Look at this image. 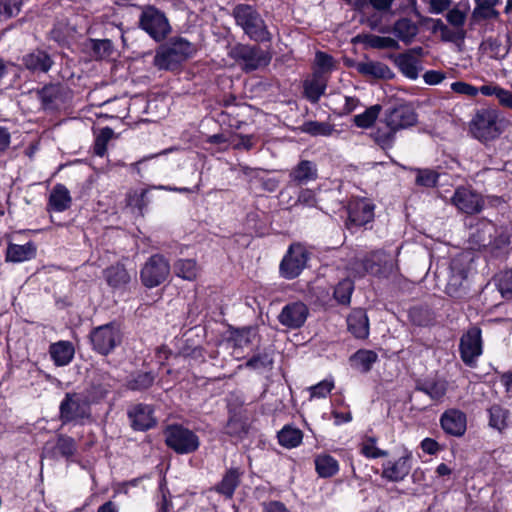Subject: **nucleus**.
<instances>
[{
    "label": "nucleus",
    "mask_w": 512,
    "mask_h": 512,
    "mask_svg": "<svg viewBox=\"0 0 512 512\" xmlns=\"http://www.w3.org/2000/svg\"><path fill=\"white\" fill-rule=\"evenodd\" d=\"M315 471L320 478H331L339 472V463L332 455L321 453L314 459Z\"/></svg>",
    "instance_id": "obj_33"
},
{
    "label": "nucleus",
    "mask_w": 512,
    "mask_h": 512,
    "mask_svg": "<svg viewBox=\"0 0 512 512\" xmlns=\"http://www.w3.org/2000/svg\"><path fill=\"white\" fill-rule=\"evenodd\" d=\"M50 357L57 367L68 365L74 358L75 349L70 341H58L49 346Z\"/></svg>",
    "instance_id": "obj_28"
},
{
    "label": "nucleus",
    "mask_w": 512,
    "mask_h": 512,
    "mask_svg": "<svg viewBox=\"0 0 512 512\" xmlns=\"http://www.w3.org/2000/svg\"><path fill=\"white\" fill-rule=\"evenodd\" d=\"M446 19L453 27L459 30H465L464 24L466 21V14L458 8L449 10L446 14Z\"/></svg>",
    "instance_id": "obj_63"
},
{
    "label": "nucleus",
    "mask_w": 512,
    "mask_h": 512,
    "mask_svg": "<svg viewBox=\"0 0 512 512\" xmlns=\"http://www.w3.org/2000/svg\"><path fill=\"white\" fill-rule=\"evenodd\" d=\"M58 419L62 426H83L92 420L91 404L82 393L66 392L59 404Z\"/></svg>",
    "instance_id": "obj_3"
},
{
    "label": "nucleus",
    "mask_w": 512,
    "mask_h": 512,
    "mask_svg": "<svg viewBox=\"0 0 512 512\" xmlns=\"http://www.w3.org/2000/svg\"><path fill=\"white\" fill-rule=\"evenodd\" d=\"M451 201L460 212L466 215L479 214L485 206L483 196L465 186H459L455 189Z\"/></svg>",
    "instance_id": "obj_15"
},
{
    "label": "nucleus",
    "mask_w": 512,
    "mask_h": 512,
    "mask_svg": "<svg viewBox=\"0 0 512 512\" xmlns=\"http://www.w3.org/2000/svg\"><path fill=\"white\" fill-rule=\"evenodd\" d=\"M395 35L405 42H410L418 33L417 25L408 18H401L394 24Z\"/></svg>",
    "instance_id": "obj_45"
},
{
    "label": "nucleus",
    "mask_w": 512,
    "mask_h": 512,
    "mask_svg": "<svg viewBox=\"0 0 512 512\" xmlns=\"http://www.w3.org/2000/svg\"><path fill=\"white\" fill-rule=\"evenodd\" d=\"M170 273L168 260L161 254H154L148 258L140 271L142 284L147 288H154L166 281Z\"/></svg>",
    "instance_id": "obj_11"
},
{
    "label": "nucleus",
    "mask_w": 512,
    "mask_h": 512,
    "mask_svg": "<svg viewBox=\"0 0 512 512\" xmlns=\"http://www.w3.org/2000/svg\"><path fill=\"white\" fill-rule=\"evenodd\" d=\"M177 277L192 281L197 277V262L194 259H178L173 264Z\"/></svg>",
    "instance_id": "obj_42"
},
{
    "label": "nucleus",
    "mask_w": 512,
    "mask_h": 512,
    "mask_svg": "<svg viewBox=\"0 0 512 512\" xmlns=\"http://www.w3.org/2000/svg\"><path fill=\"white\" fill-rule=\"evenodd\" d=\"M50 56L44 51H34L23 57V65L31 70L38 72H47L52 66Z\"/></svg>",
    "instance_id": "obj_35"
},
{
    "label": "nucleus",
    "mask_w": 512,
    "mask_h": 512,
    "mask_svg": "<svg viewBox=\"0 0 512 512\" xmlns=\"http://www.w3.org/2000/svg\"><path fill=\"white\" fill-rule=\"evenodd\" d=\"M308 316V306L302 301H294L283 306L277 319L282 326L296 330L304 326Z\"/></svg>",
    "instance_id": "obj_18"
},
{
    "label": "nucleus",
    "mask_w": 512,
    "mask_h": 512,
    "mask_svg": "<svg viewBox=\"0 0 512 512\" xmlns=\"http://www.w3.org/2000/svg\"><path fill=\"white\" fill-rule=\"evenodd\" d=\"M488 425L489 427L503 432L508 427V420L510 417V411L500 404L491 405L488 410Z\"/></svg>",
    "instance_id": "obj_36"
},
{
    "label": "nucleus",
    "mask_w": 512,
    "mask_h": 512,
    "mask_svg": "<svg viewBox=\"0 0 512 512\" xmlns=\"http://www.w3.org/2000/svg\"><path fill=\"white\" fill-rule=\"evenodd\" d=\"M357 70L363 75H369L380 79L390 78L392 76V72L389 67L381 62H361L358 63Z\"/></svg>",
    "instance_id": "obj_40"
},
{
    "label": "nucleus",
    "mask_w": 512,
    "mask_h": 512,
    "mask_svg": "<svg viewBox=\"0 0 512 512\" xmlns=\"http://www.w3.org/2000/svg\"><path fill=\"white\" fill-rule=\"evenodd\" d=\"M498 123V115L492 109H480L471 120L473 128H492Z\"/></svg>",
    "instance_id": "obj_47"
},
{
    "label": "nucleus",
    "mask_w": 512,
    "mask_h": 512,
    "mask_svg": "<svg viewBox=\"0 0 512 512\" xmlns=\"http://www.w3.org/2000/svg\"><path fill=\"white\" fill-rule=\"evenodd\" d=\"M500 0H475V8L472 12L474 21L479 22L488 19H497L499 12L495 6L499 4Z\"/></svg>",
    "instance_id": "obj_38"
},
{
    "label": "nucleus",
    "mask_w": 512,
    "mask_h": 512,
    "mask_svg": "<svg viewBox=\"0 0 512 512\" xmlns=\"http://www.w3.org/2000/svg\"><path fill=\"white\" fill-rule=\"evenodd\" d=\"M254 146L252 135H238L234 133L232 138V149L250 151Z\"/></svg>",
    "instance_id": "obj_64"
},
{
    "label": "nucleus",
    "mask_w": 512,
    "mask_h": 512,
    "mask_svg": "<svg viewBox=\"0 0 512 512\" xmlns=\"http://www.w3.org/2000/svg\"><path fill=\"white\" fill-rule=\"evenodd\" d=\"M348 331L357 339H367L369 336V318L362 308L351 311L347 317Z\"/></svg>",
    "instance_id": "obj_22"
},
{
    "label": "nucleus",
    "mask_w": 512,
    "mask_h": 512,
    "mask_svg": "<svg viewBox=\"0 0 512 512\" xmlns=\"http://www.w3.org/2000/svg\"><path fill=\"white\" fill-rule=\"evenodd\" d=\"M412 463V451L403 447L398 459L388 460L382 464L381 476L390 482H401L409 475Z\"/></svg>",
    "instance_id": "obj_17"
},
{
    "label": "nucleus",
    "mask_w": 512,
    "mask_h": 512,
    "mask_svg": "<svg viewBox=\"0 0 512 512\" xmlns=\"http://www.w3.org/2000/svg\"><path fill=\"white\" fill-rule=\"evenodd\" d=\"M440 426L448 436L462 437L467 430V415L458 408L446 409L440 416Z\"/></svg>",
    "instance_id": "obj_19"
},
{
    "label": "nucleus",
    "mask_w": 512,
    "mask_h": 512,
    "mask_svg": "<svg viewBox=\"0 0 512 512\" xmlns=\"http://www.w3.org/2000/svg\"><path fill=\"white\" fill-rule=\"evenodd\" d=\"M362 268L371 276L379 279H388L398 266L385 251L375 250L368 253L362 259Z\"/></svg>",
    "instance_id": "obj_13"
},
{
    "label": "nucleus",
    "mask_w": 512,
    "mask_h": 512,
    "mask_svg": "<svg viewBox=\"0 0 512 512\" xmlns=\"http://www.w3.org/2000/svg\"><path fill=\"white\" fill-rule=\"evenodd\" d=\"M55 448L61 457L66 460H70L77 451L75 439L71 436L62 434L57 437Z\"/></svg>",
    "instance_id": "obj_52"
},
{
    "label": "nucleus",
    "mask_w": 512,
    "mask_h": 512,
    "mask_svg": "<svg viewBox=\"0 0 512 512\" xmlns=\"http://www.w3.org/2000/svg\"><path fill=\"white\" fill-rule=\"evenodd\" d=\"M309 260V252L301 244H291L283 256L280 265V276L287 280L297 278L305 269Z\"/></svg>",
    "instance_id": "obj_9"
},
{
    "label": "nucleus",
    "mask_w": 512,
    "mask_h": 512,
    "mask_svg": "<svg viewBox=\"0 0 512 512\" xmlns=\"http://www.w3.org/2000/svg\"><path fill=\"white\" fill-rule=\"evenodd\" d=\"M40 95L46 108L58 109L70 98V91L65 86L53 84L45 86Z\"/></svg>",
    "instance_id": "obj_23"
},
{
    "label": "nucleus",
    "mask_w": 512,
    "mask_h": 512,
    "mask_svg": "<svg viewBox=\"0 0 512 512\" xmlns=\"http://www.w3.org/2000/svg\"><path fill=\"white\" fill-rule=\"evenodd\" d=\"M196 51V46L185 38L173 37L157 48L153 65L159 70L175 71Z\"/></svg>",
    "instance_id": "obj_2"
},
{
    "label": "nucleus",
    "mask_w": 512,
    "mask_h": 512,
    "mask_svg": "<svg viewBox=\"0 0 512 512\" xmlns=\"http://www.w3.org/2000/svg\"><path fill=\"white\" fill-rule=\"evenodd\" d=\"M244 471L239 467L228 468L222 476V479L210 488L211 491L224 496L226 499H232L236 489L241 483Z\"/></svg>",
    "instance_id": "obj_21"
},
{
    "label": "nucleus",
    "mask_w": 512,
    "mask_h": 512,
    "mask_svg": "<svg viewBox=\"0 0 512 512\" xmlns=\"http://www.w3.org/2000/svg\"><path fill=\"white\" fill-rule=\"evenodd\" d=\"M415 391L422 392L432 401L440 402L448 391V381L437 376L417 379Z\"/></svg>",
    "instance_id": "obj_20"
},
{
    "label": "nucleus",
    "mask_w": 512,
    "mask_h": 512,
    "mask_svg": "<svg viewBox=\"0 0 512 512\" xmlns=\"http://www.w3.org/2000/svg\"><path fill=\"white\" fill-rule=\"evenodd\" d=\"M37 247L33 241L23 245L8 243L5 253V261L10 263H22L36 257Z\"/></svg>",
    "instance_id": "obj_24"
},
{
    "label": "nucleus",
    "mask_w": 512,
    "mask_h": 512,
    "mask_svg": "<svg viewBox=\"0 0 512 512\" xmlns=\"http://www.w3.org/2000/svg\"><path fill=\"white\" fill-rule=\"evenodd\" d=\"M397 131L398 130H372L370 137L381 149L388 150L394 146Z\"/></svg>",
    "instance_id": "obj_53"
},
{
    "label": "nucleus",
    "mask_w": 512,
    "mask_h": 512,
    "mask_svg": "<svg viewBox=\"0 0 512 512\" xmlns=\"http://www.w3.org/2000/svg\"><path fill=\"white\" fill-rule=\"evenodd\" d=\"M461 360L468 367H475L477 358L483 353L482 330L474 325L469 327L461 336L459 342Z\"/></svg>",
    "instance_id": "obj_10"
},
{
    "label": "nucleus",
    "mask_w": 512,
    "mask_h": 512,
    "mask_svg": "<svg viewBox=\"0 0 512 512\" xmlns=\"http://www.w3.org/2000/svg\"><path fill=\"white\" fill-rule=\"evenodd\" d=\"M127 418L131 429L136 432L149 431L158 424L154 406L146 403L131 405L127 409Z\"/></svg>",
    "instance_id": "obj_14"
},
{
    "label": "nucleus",
    "mask_w": 512,
    "mask_h": 512,
    "mask_svg": "<svg viewBox=\"0 0 512 512\" xmlns=\"http://www.w3.org/2000/svg\"><path fill=\"white\" fill-rule=\"evenodd\" d=\"M376 444V437L365 436L362 443L360 444V454L367 459H377L388 456V451L378 448Z\"/></svg>",
    "instance_id": "obj_49"
},
{
    "label": "nucleus",
    "mask_w": 512,
    "mask_h": 512,
    "mask_svg": "<svg viewBox=\"0 0 512 512\" xmlns=\"http://www.w3.org/2000/svg\"><path fill=\"white\" fill-rule=\"evenodd\" d=\"M157 378L154 371L138 370L130 374L126 381V388L133 392H144L150 389Z\"/></svg>",
    "instance_id": "obj_32"
},
{
    "label": "nucleus",
    "mask_w": 512,
    "mask_h": 512,
    "mask_svg": "<svg viewBox=\"0 0 512 512\" xmlns=\"http://www.w3.org/2000/svg\"><path fill=\"white\" fill-rule=\"evenodd\" d=\"M344 207L347 213L345 226L350 232L367 229L374 222L376 205L372 199L351 196Z\"/></svg>",
    "instance_id": "obj_5"
},
{
    "label": "nucleus",
    "mask_w": 512,
    "mask_h": 512,
    "mask_svg": "<svg viewBox=\"0 0 512 512\" xmlns=\"http://www.w3.org/2000/svg\"><path fill=\"white\" fill-rule=\"evenodd\" d=\"M503 130H468L470 136L479 140L485 146L499 138Z\"/></svg>",
    "instance_id": "obj_60"
},
{
    "label": "nucleus",
    "mask_w": 512,
    "mask_h": 512,
    "mask_svg": "<svg viewBox=\"0 0 512 512\" xmlns=\"http://www.w3.org/2000/svg\"><path fill=\"white\" fill-rule=\"evenodd\" d=\"M441 39L446 42L458 43L462 42L466 37L465 30H459L452 26V28L446 26L440 32Z\"/></svg>",
    "instance_id": "obj_62"
},
{
    "label": "nucleus",
    "mask_w": 512,
    "mask_h": 512,
    "mask_svg": "<svg viewBox=\"0 0 512 512\" xmlns=\"http://www.w3.org/2000/svg\"><path fill=\"white\" fill-rule=\"evenodd\" d=\"M471 244L492 259H506L511 250L508 227L498 226L488 219L479 221L470 236Z\"/></svg>",
    "instance_id": "obj_1"
},
{
    "label": "nucleus",
    "mask_w": 512,
    "mask_h": 512,
    "mask_svg": "<svg viewBox=\"0 0 512 512\" xmlns=\"http://www.w3.org/2000/svg\"><path fill=\"white\" fill-rule=\"evenodd\" d=\"M354 291V282L345 278L337 283L333 290V298L335 301L344 306H348L351 303V296Z\"/></svg>",
    "instance_id": "obj_43"
},
{
    "label": "nucleus",
    "mask_w": 512,
    "mask_h": 512,
    "mask_svg": "<svg viewBox=\"0 0 512 512\" xmlns=\"http://www.w3.org/2000/svg\"><path fill=\"white\" fill-rule=\"evenodd\" d=\"M72 198L64 184H56L48 199L47 209L55 212H64L71 207Z\"/></svg>",
    "instance_id": "obj_27"
},
{
    "label": "nucleus",
    "mask_w": 512,
    "mask_h": 512,
    "mask_svg": "<svg viewBox=\"0 0 512 512\" xmlns=\"http://www.w3.org/2000/svg\"><path fill=\"white\" fill-rule=\"evenodd\" d=\"M140 26L156 41L165 39L171 31L165 14L153 6H148L142 11Z\"/></svg>",
    "instance_id": "obj_12"
},
{
    "label": "nucleus",
    "mask_w": 512,
    "mask_h": 512,
    "mask_svg": "<svg viewBox=\"0 0 512 512\" xmlns=\"http://www.w3.org/2000/svg\"><path fill=\"white\" fill-rule=\"evenodd\" d=\"M114 137V130H101L95 138L93 145V153L96 156L104 157L107 153V146L109 141Z\"/></svg>",
    "instance_id": "obj_57"
},
{
    "label": "nucleus",
    "mask_w": 512,
    "mask_h": 512,
    "mask_svg": "<svg viewBox=\"0 0 512 512\" xmlns=\"http://www.w3.org/2000/svg\"><path fill=\"white\" fill-rule=\"evenodd\" d=\"M334 388V381L324 379L309 388L312 398H325Z\"/></svg>",
    "instance_id": "obj_59"
},
{
    "label": "nucleus",
    "mask_w": 512,
    "mask_h": 512,
    "mask_svg": "<svg viewBox=\"0 0 512 512\" xmlns=\"http://www.w3.org/2000/svg\"><path fill=\"white\" fill-rule=\"evenodd\" d=\"M465 279L466 275L463 271L457 275H452L445 287V293L455 300L464 299L466 296V289L463 286V280Z\"/></svg>",
    "instance_id": "obj_44"
},
{
    "label": "nucleus",
    "mask_w": 512,
    "mask_h": 512,
    "mask_svg": "<svg viewBox=\"0 0 512 512\" xmlns=\"http://www.w3.org/2000/svg\"><path fill=\"white\" fill-rule=\"evenodd\" d=\"M104 278L108 286L116 290H125L131 281V276L125 266L121 263L111 265L104 271Z\"/></svg>",
    "instance_id": "obj_25"
},
{
    "label": "nucleus",
    "mask_w": 512,
    "mask_h": 512,
    "mask_svg": "<svg viewBox=\"0 0 512 512\" xmlns=\"http://www.w3.org/2000/svg\"><path fill=\"white\" fill-rule=\"evenodd\" d=\"M278 443L287 449L296 448L303 441V432L290 424L284 425L277 433Z\"/></svg>",
    "instance_id": "obj_34"
},
{
    "label": "nucleus",
    "mask_w": 512,
    "mask_h": 512,
    "mask_svg": "<svg viewBox=\"0 0 512 512\" xmlns=\"http://www.w3.org/2000/svg\"><path fill=\"white\" fill-rule=\"evenodd\" d=\"M256 337H259L256 328L251 326L232 328L230 331V340L234 348H244L250 346Z\"/></svg>",
    "instance_id": "obj_37"
},
{
    "label": "nucleus",
    "mask_w": 512,
    "mask_h": 512,
    "mask_svg": "<svg viewBox=\"0 0 512 512\" xmlns=\"http://www.w3.org/2000/svg\"><path fill=\"white\" fill-rule=\"evenodd\" d=\"M232 138H234L232 130H223L221 133L208 136L206 141L210 144L217 145L220 150L225 151L232 148Z\"/></svg>",
    "instance_id": "obj_58"
},
{
    "label": "nucleus",
    "mask_w": 512,
    "mask_h": 512,
    "mask_svg": "<svg viewBox=\"0 0 512 512\" xmlns=\"http://www.w3.org/2000/svg\"><path fill=\"white\" fill-rule=\"evenodd\" d=\"M126 205L139 215L143 216L148 205L147 190H134L126 195Z\"/></svg>",
    "instance_id": "obj_48"
},
{
    "label": "nucleus",
    "mask_w": 512,
    "mask_h": 512,
    "mask_svg": "<svg viewBox=\"0 0 512 512\" xmlns=\"http://www.w3.org/2000/svg\"><path fill=\"white\" fill-rule=\"evenodd\" d=\"M166 446L179 455L196 452L200 446L198 435L182 424H170L163 431Z\"/></svg>",
    "instance_id": "obj_6"
},
{
    "label": "nucleus",
    "mask_w": 512,
    "mask_h": 512,
    "mask_svg": "<svg viewBox=\"0 0 512 512\" xmlns=\"http://www.w3.org/2000/svg\"><path fill=\"white\" fill-rule=\"evenodd\" d=\"M290 180L298 185L307 184L318 177L317 165L309 160H301L289 173Z\"/></svg>",
    "instance_id": "obj_29"
},
{
    "label": "nucleus",
    "mask_w": 512,
    "mask_h": 512,
    "mask_svg": "<svg viewBox=\"0 0 512 512\" xmlns=\"http://www.w3.org/2000/svg\"><path fill=\"white\" fill-rule=\"evenodd\" d=\"M494 283L504 300H512V269H504L495 274Z\"/></svg>",
    "instance_id": "obj_41"
},
{
    "label": "nucleus",
    "mask_w": 512,
    "mask_h": 512,
    "mask_svg": "<svg viewBox=\"0 0 512 512\" xmlns=\"http://www.w3.org/2000/svg\"><path fill=\"white\" fill-rule=\"evenodd\" d=\"M378 359V354L374 350L362 348L349 357V362L352 368L362 374H367L372 370Z\"/></svg>",
    "instance_id": "obj_31"
},
{
    "label": "nucleus",
    "mask_w": 512,
    "mask_h": 512,
    "mask_svg": "<svg viewBox=\"0 0 512 512\" xmlns=\"http://www.w3.org/2000/svg\"><path fill=\"white\" fill-rule=\"evenodd\" d=\"M417 123V115L409 106H400L393 109L388 117L389 128H409Z\"/></svg>",
    "instance_id": "obj_26"
},
{
    "label": "nucleus",
    "mask_w": 512,
    "mask_h": 512,
    "mask_svg": "<svg viewBox=\"0 0 512 512\" xmlns=\"http://www.w3.org/2000/svg\"><path fill=\"white\" fill-rule=\"evenodd\" d=\"M415 183L418 186L433 188L438 184L439 174L432 169H416Z\"/></svg>",
    "instance_id": "obj_56"
},
{
    "label": "nucleus",
    "mask_w": 512,
    "mask_h": 512,
    "mask_svg": "<svg viewBox=\"0 0 512 512\" xmlns=\"http://www.w3.org/2000/svg\"><path fill=\"white\" fill-rule=\"evenodd\" d=\"M274 353L272 350L264 349L262 352L254 354L244 364L248 369L254 371L271 370L274 364Z\"/></svg>",
    "instance_id": "obj_39"
},
{
    "label": "nucleus",
    "mask_w": 512,
    "mask_h": 512,
    "mask_svg": "<svg viewBox=\"0 0 512 512\" xmlns=\"http://www.w3.org/2000/svg\"><path fill=\"white\" fill-rule=\"evenodd\" d=\"M326 81L320 72L314 73L312 80L305 82V94L313 102L318 101L324 93Z\"/></svg>",
    "instance_id": "obj_46"
},
{
    "label": "nucleus",
    "mask_w": 512,
    "mask_h": 512,
    "mask_svg": "<svg viewBox=\"0 0 512 512\" xmlns=\"http://www.w3.org/2000/svg\"><path fill=\"white\" fill-rule=\"evenodd\" d=\"M236 24L250 39L258 42L270 41L271 36L260 13L249 4H237L232 11Z\"/></svg>",
    "instance_id": "obj_4"
},
{
    "label": "nucleus",
    "mask_w": 512,
    "mask_h": 512,
    "mask_svg": "<svg viewBox=\"0 0 512 512\" xmlns=\"http://www.w3.org/2000/svg\"><path fill=\"white\" fill-rule=\"evenodd\" d=\"M116 383V379L109 372L97 371L86 388L84 396L91 405L99 404L113 391Z\"/></svg>",
    "instance_id": "obj_16"
},
{
    "label": "nucleus",
    "mask_w": 512,
    "mask_h": 512,
    "mask_svg": "<svg viewBox=\"0 0 512 512\" xmlns=\"http://www.w3.org/2000/svg\"><path fill=\"white\" fill-rule=\"evenodd\" d=\"M173 132L179 135L178 140L160 151V154H168L181 149H190L193 146H198V143L191 138L189 130H173Z\"/></svg>",
    "instance_id": "obj_50"
},
{
    "label": "nucleus",
    "mask_w": 512,
    "mask_h": 512,
    "mask_svg": "<svg viewBox=\"0 0 512 512\" xmlns=\"http://www.w3.org/2000/svg\"><path fill=\"white\" fill-rule=\"evenodd\" d=\"M396 63L400 71L410 79H416L418 77L417 61L410 55L403 54L399 55Z\"/></svg>",
    "instance_id": "obj_55"
},
{
    "label": "nucleus",
    "mask_w": 512,
    "mask_h": 512,
    "mask_svg": "<svg viewBox=\"0 0 512 512\" xmlns=\"http://www.w3.org/2000/svg\"><path fill=\"white\" fill-rule=\"evenodd\" d=\"M22 0H0V16L10 18L20 11Z\"/></svg>",
    "instance_id": "obj_61"
},
{
    "label": "nucleus",
    "mask_w": 512,
    "mask_h": 512,
    "mask_svg": "<svg viewBox=\"0 0 512 512\" xmlns=\"http://www.w3.org/2000/svg\"><path fill=\"white\" fill-rule=\"evenodd\" d=\"M481 48L490 55V57L495 59H502L508 53V47L504 46L502 41L499 38L489 37L485 39Z\"/></svg>",
    "instance_id": "obj_51"
},
{
    "label": "nucleus",
    "mask_w": 512,
    "mask_h": 512,
    "mask_svg": "<svg viewBox=\"0 0 512 512\" xmlns=\"http://www.w3.org/2000/svg\"><path fill=\"white\" fill-rule=\"evenodd\" d=\"M409 321L417 327H429L436 322V313L428 304H417L408 310Z\"/></svg>",
    "instance_id": "obj_30"
},
{
    "label": "nucleus",
    "mask_w": 512,
    "mask_h": 512,
    "mask_svg": "<svg viewBox=\"0 0 512 512\" xmlns=\"http://www.w3.org/2000/svg\"><path fill=\"white\" fill-rule=\"evenodd\" d=\"M229 55L245 72L265 67L271 61L270 54L256 45L237 44L230 50Z\"/></svg>",
    "instance_id": "obj_8"
},
{
    "label": "nucleus",
    "mask_w": 512,
    "mask_h": 512,
    "mask_svg": "<svg viewBox=\"0 0 512 512\" xmlns=\"http://www.w3.org/2000/svg\"><path fill=\"white\" fill-rule=\"evenodd\" d=\"M89 340L93 351L102 356H108L121 345L123 334L115 322H109L93 328L90 331Z\"/></svg>",
    "instance_id": "obj_7"
},
{
    "label": "nucleus",
    "mask_w": 512,
    "mask_h": 512,
    "mask_svg": "<svg viewBox=\"0 0 512 512\" xmlns=\"http://www.w3.org/2000/svg\"><path fill=\"white\" fill-rule=\"evenodd\" d=\"M381 110L382 107L379 104L370 106L362 114L354 117V123L360 128H369L375 123Z\"/></svg>",
    "instance_id": "obj_54"
}]
</instances>
